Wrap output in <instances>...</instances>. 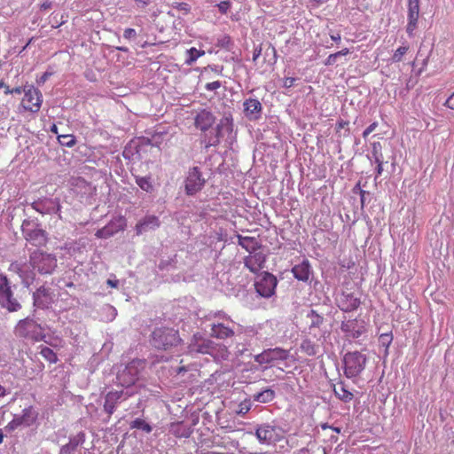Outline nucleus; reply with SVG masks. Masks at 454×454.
<instances>
[{"label": "nucleus", "mask_w": 454, "mask_h": 454, "mask_svg": "<svg viewBox=\"0 0 454 454\" xmlns=\"http://www.w3.org/2000/svg\"><path fill=\"white\" fill-rule=\"evenodd\" d=\"M150 341L156 349L168 351L179 346L182 339L177 330L162 326L153 331Z\"/></svg>", "instance_id": "f257e3e1"}, {"label": "nucleus", "mask_w": 454, "mask_h": 454, "mask_svg": "<svg viewBox=\"0 0 454 454\" xmlns=\"http://www.w3.org/2000/svg\"><path fill=\"white\" fill-rule=\"evenodd\" d=\"M16 336L37 342L44 338L43 329L34 319L27 317L18 322L14 328Z\"/></svg>", "instance_id": "f03ea898"}, {"label": "nucleus", "mask_w": 454, "mask_h": 454, "mask_svg": "<svg viewBox=\"0 0 454 454\" xmlns=\"http://www.w3.org/2000/svg\"><path fill=\"white\" fill-rule=\"evenodd\" d=\"M145 367V362L144 360H132L117 374V384L126 387L134 385Z\"/></svg>", "instance_id": "7ed1b4c3"}, {"label": "nucleus", "mask_w": 454, "mask_h": 454, "mask_svg": "<svg viewBox=\"0 0 454 454\" xmlns=\"http://www.w3.org/2000/svg\"><path fill=\"white\" fill-rule=\"evenodd\" d=\"M29 263L40 274H51L57 266L55 256L39 250L30 254Z\"/></svg>", "instance_id": "20e7f679"}, {"label": "nucleus", "mask_w": 454, "mask_h": 454, "mask_svg": "<svg viewBox=\"0 0 454 454\" xmlns=\"http://www.w3.org/2000/svg\"><path fill=\"white\" fill-rule=\"evenodd\" d=\"M367 358L358 351L348 352L343 358L344 373L348 378L358 376L364 369Z\"/></svg>", "instance_id": "39448f33"}, {"label": "nucleus", "mask_w": 454, "mask_h": 454, "mask_svg": "<svg viewBox=\"0 0 454 454\" xmlns=\"http://www.w3.org/2000/svg\"><path fill=\"white\" fill-rule=\"evenodd\" d=\"M0 305L11 312L18 311L21 308L13 297L9 279L3 274H0Z\"/></svg>", "instance_id": "423d86ee"}, {"label": "nucleus", "mask_w": 454, "mask_h": 454, "mask_svg": "<svg viewBox=\"0 0 454 454\" xmlns=\"http://www.w3.org/2000/svg\"><path fill=\"white\" fill-rule=\"evenodd\" d=\"M290 356V350L283 348H266L262 353L255 355L254 359L260 365H273L279 361H286Z\"/></svg>", "instance_id": "0eeeda50"}, {"label": "nucleus", "mask_w": 454, "mask_h": 454, "mask_svg": "<svg viewBox=\"0 0 454 454\" xmlns=\"http://www.w3.org/2000/svg\"><path fill=\"white\" fill-rule=\"evenodd\" d=\"M43 103V95L41 91L34 86H29L24 90V97L21 99V107L27 112L37 113Z\"/></svg>", "instance_id": "6e6552de"}, {"label": "nucleus", "mask_w": 454, "mask_h": 454, "mask_svg": "<svg viewBox=\"0 0 454 454\" xmlns=\"http://www.w3.org/2000/svg\"><path fill=\"white\" fill-rule=\"evenodd\" d=\"M277 285V278L273 274L265 271L255 281L254 287L262 297L270 298L275 294Z\"/></svg>", "instance_id": "1a4fd4ad"}, {"label": "nucleus", "mask_w": 454, "mask_h": 454, "mask_svg": "<svg viewBox=\"0 0 454 454\" xmlns=\"http://www.w3.org/2000/svg\"><path fill=\"white\" fill-rule=\"evenodd\" d=\"M31 207L36 212L42 215L58 214L61 219V205L59 199L43 198L34 201Z\"/></svg>", "instance_id": "9d476101"}, {"label": "nucleus", "mask_w": 454, "mask_h": 454, "mask_svg": "<svg viewBox=\"0 0 454 454\" xmlns=\"http://www.w3.org/2000/svg\"><path fill=\"white\" fill-rule=\"evenodd\" d=\"M38 413L35 411L33 406L27 407L23 409L21 415L14 416L12 420L6 426V428L15 430L21 426L30 427L36 421Z\"/></svg>", "instance_id": "9b49d317"}, {"label": "nucleus", "mask_w": 454, "mask_h": 454, "mask_svg": "<svg viewBox=\"0 0 454 454\" xmlns=\"http://www.w3.org/2000/svg\"><path fill=\"white\" fill-rule=\"evenodd\" d=\"M205 184V179L198 167L190 169L185 179V192L188 195H194L200 192Z\"/></svg>", "instance_id": "f8f14e48"}, {"label": "nucleus", "mask_w": 454, "mask_h": 454, "mask_svg": "<svg viewBox=\"0 0 454 454\" xmlns=\"http://www.w3.org/2000/svg\"><path fill=\"white\" fill-rule=\"evenodd\" d=\"M340 329L347 337L357 339L366 332V323L363 319H348L342 321Z\"/></svg>", "instance_id": "ddd939ff"}, {"label": "nucleus", "mask_w": 454, "mask_h": 454, "mask_svg": "<svg viewBox=\"0 0 454 454\" xmlns=\"http://www.w3.org/2000/svg\"><path fill=\"white\" fill-rule=\"evenodd\" d=\"M336 304L340 310L351 312L358 309L361 301L353 293L342 291L336 298Z\"/></svg>", "instance_id": "4468645a"}, {"label": "nucleus", "mask_w": 454, "mask_h": 454, "mask_svg": "<svg viewBox=\"0 0 454 454\" xmlns=\"http://www.w3.org/2000/svg\"><path fill=\"white\" fill-rule=\"evenodd\" d=\"M189 353L212 354L215 343L209 339L203 338L199 333L194 334L188 347Z\"/></svg>", "instance_id": "2eb2a0df"}, {"label": "nucleus", "mask_w": 454, "mask_h": 454, "mask_svg": "<svg viewBox=\"0 0 454 454\" xmlns=\"http://www.w3.org/2000/svg\"><path fill=\"white\" fill-rule=\"evenodd\" d=\"M131 393H124L122 390L109 391L105 397L104 411L111 417L115 411L117 403L123 398L127 399L131 396Z\"/></svg>", "instance_id": "dca6fc26"}, {"label": "nucleus", "mask_w": 454, "mask_h": 454, "mask_svg": "<svg viewBox=\"0 0 454 454\" xmlns=\"http://www.w3.org/2000/svg\"><path fill=\"white\" fill-rule=\"evenodd\" d=\"M215 122V116L212 112L202 109L194 117V126L201 132L209 130Z\"/></svg>", "instance_id": "f3484780"}, {"label": "nucleus", "mask_w": 454, "mask_h": 454, "mask_svg": "<svg viewBox=\"0 0 454 454\" xmlns=\"http://www.w3.org/2000/svg\"><path fill=\"white\" fill-rule=\"evenodd\" d=\"M266 262V254L262 252H251L249 255L244 258L245 266L253 273H257L262 270Z\"/></svg>", "instance_id": "a211bd4d"}, {"label": "nucleus", "mask_w": 454, "mask_h": 454, "mask_svg": "<svg viewBox=\"0 0 454 454\" xmlns=\"http://www.w3.org/2000/svg\"><path fill=\"white\" fill-rule=\"evenodd\" d=\"M419 17V1L408 0V23L406 32L409 36L413 35L414 30L417 28Z\"/></svg>", "instance_id": "6ab92c4d"}, {"label": "nucleus", "mask_w": 454, "mask_h": 454, "mask_svg": "<svg viewBox=\"0 0 454 454\" xmlns=\"http://www.w3.org/2000/svg\"><path fill=\"white\" fill-rule=\"evenodd\" d=\"M118 227L114 228V222H109L108 224L98 230L95 236L98 239H108L120 231H124L127 226L126 218L123 215L117 216Z\"/></svg>", "instance_id": "aec40b11"}, {"label": "nucleus", "mask_w": 454, "mask_h": 454, "mask_svg": "<svg viewBox=\"0 0 454 454\" xmlns=\"http://www.w3.org/2000/svg\"><path fill=\"white\" fill-rule=\"evenodd\" d=\"M34 304L40 309L48 308L53 301V294L44 286H40L33 294Z\"/></svg>", "instance_id": "412c9836"}, {"label": "nucleus", "mask_w": 454, "mask_h": 454, "mask_svg": "<svg viewBox=\"0 0 454 454\" xmlns=\"http://www.w3.org/2000/svg\"><path fill=\"white\" fill-rule=\"evenodd\" d=\"M210 326V337L212 338L226 340L235 335L234 330L222 322H213Z\"/></svg>", "instance_id": "4be33fe9"}, {"label": "nucleus", "mask_w": 454, "mask_h": 454, "mask_svg": "<svg viewBox=\"0 0 454 454\" xmlns=\"http://www.w3.org/2000/svg\"><path fill=\"white\" fill-rule=\"evenodd\" d=\"M24 237L27 241L35 247L45 246L48 240L46 231L38 228L24 231Z\"/></svg>", "instance_id": "5701e85b"}, {"label": "nucleus", "mask_w": 454, "mask_h": 454, "mask_svg": "<svg viewBox=\"0 0 454 454\" xmlns=\"http://www.w3.org/2000/svg\"><path fill=\"white\" fill-rule=\"evenodd\" d=\"M160 225V219L155 215H145L135 226L137 236L143 234L149 230H156Z\"/></svg>", "instance_id": "b1692460"}, {"label": "nucleus", "mask_w": 454, "mask_h": 454, "mask_svg": "<svg viewBox=\"0 0 454 454\" xmlns=\"http://www.w3.org/2000/svg\"><path fill=\"white\" fill-rule=\"evenodd\" d=\"M244 111L249 119H258L262 112V104L256 98H248L244 102Z\"/></svg>", "instance_id": "393cba45"}, {"label": "nucleus", "mask_w": 454, "mask_h": 454, "mask_svg": "<svg viewBox=\"0 0 454 454\" xmlns=\"http://www.w3.org/2000/svg\"><path fill=\"white\" fill-rule=\"evenodd\" d=\"M255 435L258 441L262 444H270L274 441V427L264 425L256 429Z\"/></svg>", "instance_id": "a878e982"}, {"label": "nucleus", "mask_w": 454, "mask_h": 454, "mask_svg": "<svg viewBox=\"0 0 454 454\" xmlns=\"http://www.w3.org/2000/svg\"><path fill=\"white\" fill-rule=\"evenodd\" d=\"M292 272L296 279L307 282L310 277V264L309 261L303 260L301 263L294 266Z\"/></svg>", "instance_id": "bb28decb"}, {"label": "nucleus", "mask_w": 454, "mask_h": 454, "mask_svg": "<svg viewBox=\"0 0 454 454\" xmlns=\"http://www.w3.org/2000/svg\"><path fill=\"white\" fill-rule=\"evenodd\" d=\"M237 238L238 244L249 253L254 252L261 247V244L254 237H244L238 234Z\"/></svg>", "instance_id": "cd10ccee"}, {"label": "nucleus", "mask_w": 454, "mask_h": 454, "mask_svg": "<svg viewBox=\"0 0 454 454\" xmlns=\"http://www.w3.org/2000/svg\"><path fill=\"white\" fill-rule=\"evenodd\" d=\"M169 431L177 438H188L192 434L190 427H186L183 422L171 424Z\"/></svg>", "instance_id": "c85d7f7f"}, {"label": "nucleus", "mask_w": 454, "mask_h": 454, "mask_svg": "<svg viewBox=\"0 0 454 454\" xmlns=\"http://www.w3.org/2000/svg\"><path fill=\"white\" fill-rule=\"evenodd\" d=\"M334 395L345 403L350 402L354 398L352 392L348 391L343 382H339L333 387Z\"/></svg>", "instance_id": "c756f323"}, {"label": "nucleus", "mask_w": 454, "mask_h": 454, "mask_svg": "<svg viewBox=\"0 0 454 454\" xmlns=\"http://www.w3.org/2000/svg\"><path fill=\"white\" fill-rule=\"evenodd\" d=\"M222 128L220 125H217L215 129L214 136L205 135L204 138L201 140V143L205 145V149L207 150L211 146H217L220 143V134Z\"/></svg>", "instance_id": "7c9ffc66"}, {"label": "nucleus", "mask_w": 454, "mask_h": 454, "mask_svg": "<svg viewBox=\"0 0 454 454\" xmlns=\"http://www.w3.org/2000/svg\"><path fill=\"white\" fill-rule=\"evenodd\" d=\"M274 397H275L274 390H272L270 388H266V389L262 390V392L254 395V400L262 403H266L272 401L274 399Z\"/></svg>", "instance_id": "2f4dec72"}, {"label": "nucleus", "mask_w": 454, "mask_h": 454, "mask_svg": "<svg viewBox=\"0 0 454 454\" xmlns=\"http://www.w3.org/2000/svg\"><path fill=\"white\" fill-rule=\"evenodd\" d=\"M136 184L146 192H152L153 191V185L149 176H136Z\"/></svg>", "instance_id": "473e14b6"}, {"label": "nucleus", "mask_w": 454, "mask_h": 454, "mask_svg": "<svg viewBox=\"0 0 454 454\" xmlns=\"http://www.w3.org/2000/svg\"><path fill=\"white\" fill-rule=\"evenodd\" d=\"M349 122L348 121H343V120H340V121H338L337 123H336V134L338 135L339 137H348L349 134H350V130H349Z\"/></svg>", "instance_id": "72a5a7b5"}, {"label": "nucleus", "mask_w": 454, "mask_h": 454, "mask_svg": "<svg viewBox=\"0 0 454 454\" xmlns=\"http://www.w3.org/2000/svg\"><path fill=\"white\" fill-rule=\"evenodd\" d=\"M25 266L26 265H21L20 263L15 262L11 263L9 270L11 271L17 272L24 279H28V278L33 279L35 277V273H32L31 276L27 275L23 269Z\"/></svg>", "instance_id": "f704fd0d"}, {"label": "nucleus", "mask_w": 454, "mask_h": 454, "mask_svg": "<svg viewBox=\"0 0 454 454\" xmlns=\"http://www.w3.org/2000/svg\"><path fill=\"white\" fill-rule=\"evenodd\" d=\"M301 349L308 356H315L317 353L315 343L309 339L302 340Z\"/></svg>", "instance_id": "c9c22d12"}, {"label": "nucleus", "mask_w": 454, "mask_h": 454, "mask_svg": "<svg viewBox=\"0 0 454 454\" xmlns=\"http://www.w3.org/2000/svg\"><path fill=\"white\" fill-rule=\"evenodd\" d=\"M40 355L48 362L56 364L58 362V356L56 353L48 347H43L40 351Z\"/></svg>", "instance_id": "e433bc0d"}, {"label": "nucleus", "mask_w": 454, "mask_h": 454, "mask_svg": "<svg viewBox=\"0 0 454 454\" xmlns=\"http://www.w3.org/2000/svg\"><path fill=\"white\" fill-rule=\"evenodd\" d=\"M188 58L185 60V63L187 65H192L200 57L203 56L205 54L204 51L197 50L196 48L192 47L187 51Z\"/></svg>", "instance_id": "4c0bfd02"}, {"label": "nucleus", "mask_w": 454, "mask_h": 454, "mask_svg": "<svg viewBox=\"0 0 454 454\" xmlns=\"http://www.w3.org/2000/svg\"><path fill=\"white\" fill-rule=\"evenodd\" d=\"M130 427L141 429L145 433H151L153 430L152 427L142 419H136L134 421H132L130 424Z\"/></svg>", "instance_id": "58836bf2"}, {"label": "nucleus", "mask_w": 454, "mask_h": 454, "mask_svg": "<svg viewBox=\"0 0 454 454\" xmlns=\"http://www.w3.org/2000/svg\"><path fill=\"white\" fill-rule=\"evenodd\" d=\"M409 47L408 46H401L399 47L393 54L392 60L393 62H400L403 57V55L406 54L408 51Z\"/></svg>", "instance_id": "ea45409f"}, {"label": "nucleus", "mask_w": 454, "mask_h": 454, "mask_svg": "<svg viewBox=\"0 0 454 454\" xmlns=\"http://www.w3.org/2000/svg\"><path fill=\"white\" fill-rule=\"evenodd\" d=\"M250 409H251L250 401L245 400L239 404V409L237 411V413L239 415H245L250 411Z\"/></svg>", "instance_id": "a19ab883"}, {"label": "nucleus", "mask_w": 454, "mask_h": 454, "mask_svg": "<svg viewBox=\"0 0 454 454\" xmlns=\"http://www.w3.org/2000/svg\"><path fill=\"white\" fill-rule=\"evenodd\" d=\"M59 142L61 145L68 146V147H72L75 144V139L73 136H69V135L61 136V137H59Z\"/></svg>", "instance_id": "79ce46f5"}, {"label": "nucleus", "mask_w": 454, "mask_h": 454, "mask_svg": "<svg viewBox=\"0 0 454 454\" xmlns=\"http://www.w3.org/2000/svg\"><path fill=\"white\" fill-rule=\"evenodd\" d=\"M173 7L178 11L184 12L185 14L191 11V6L186 3H175Z\"/></svg>", "instance_id": "37998d69"}, {"label": "nucleus", "mask_w": 454, "mask_h": 454, "mask_svg": "<svg viewBox=\"0 0 454 454\" xmlns=\"http://www.w3.org/2000/svg\"><path fill=\"white\" fill-rule=\"evenodd\" d=\"M375 156V162L377 163V176H380L383 171V160L381 155H377L376 153H374Z\"/></svg>", "instance_id": "c03bdc74"}, {"label": "nucleus", "mask_w": 454, "mask_h": 454, "mask_svg": "<svg viewBox=\"0 0 454 454\" xmlns=\"http://www.w3.org/2000/svg\"><path fill=\"white\" fill-rule=\"evenodd\" d=\"M24 90H27V89L22 87H15L13 89H10L9 86H5L4 94H20L21 92H24Z\"/></svg>", "instance_id": "a18cd8bd"}, {"label": "nucleus", "mask_w": 454, "mask_h": 454, "mask_svg": "<svg viewBox=\"0 0 454 454\" xmlns=\"http://www.w3.org/2000/svg\"><path fill=\"white\" fill-rule=\"evenodd\" d=\"M221 86H222L221 82H219V81H215V82H207V83L205 85V89H206L207 90L213 91V90H218Z\"/></svg>", "instance_id": "49530a36"}, {"label": "nucleus", "mask_w": 454, "mask_h": 454, "mask_svg": "<svg viewBox=\"0 0 454 454\" xmlns=\"http://www.w3.org/2000/svg\"><path fill=\"white\" fill-rule=\"evenodd\" d=\"M217 7L221 13L225 14L231 7V3L229 1H222L217 4Z\"/></svg>", "instance_id": "de8ad7c7"}, {"label": "nucleus", "mask_w": 454, "mask_h": 454, "mask_svg": "<svg viewBox=\"0 0 454 454\" xmlns=\"http://www.w3.org/2000/svg\"><path fill=\"white\" fill-rule=\"evenodd\" d=\"M378 127V122L374 121L370 124L363 132L364 138H366Z\"/></svg>", "instance_id": "09e8293b"}, {"label": "nucleus", "mask_w": 454, "mask_h": 454, "mask_svg": "<svg viewBox=\"0 0 454 454\" xmlns=\"http://www.w3.org/2000/svg\"><path fill=\"white\" fill-rule=\"evenodd\" d=\"M137 36V33L133 28H126L123 33V37L127 40L134 39Z\"/></svg>", "instance_id": "8fccbe9b"}, {"label": "nucleus", "mask_w": 454, "mask_h": 454, "mask_svg": "<svg viewBox=\"0 0 454 454\" xmlns=\"http://www.w3.org/2000/svg\"><path fill=\"white\" fill-rule=\"evenodd\" d=\"M75 448H76V444H72V443L66 444L61 448L60 453L61 454H69L72 451H74Z\"/></svg>", "instance_id": "3c124183"}, {"label": "nucleus", "mask_w": 454, "mask_h": 454, "mask_svg": "<svg viewBox=\"0 0 454 454\" xmlns=\"http://www.w3.org/2000/svg\"><path fill=\"white\" fill-rule=\"evenodd\" d=\"M337 58H338V56H337L336 52L330 54L325 60V66H333V64H335Z\"/></svg>", "instance_id": "603ef678"}, {"label": "nucleus", "mask_w": 454, "mask_h": 454, "mask_svg": "<svg viewBox=\"0 0 454 454\" xmlns=\"http://www.w3.org/2000/svg\"><path fill=\"white\" fill-rule=\"evenodd\" d=\"M295 81L296 79L294 77H286L283 80V87L289 89L294 86Z\"/></svg>", "instance_id": "864d4df0"}, {"label": "nucleus", "mask_w": 454, "mask_h": 454, "mask_svg": "<svg viewBox=\"0 0 454 454\" xmlns=\"http://www.w3.org/2000/svg\"><path fill=\"white\" fill-rule=\"evenodd\" d=\"M51 74H52L49 73V72L43 73L39 80V82H42V83L45 82Z\"/></svg>", "instance_id": "5fc2aeb1"}, {"label": "nucleus", "mask_w": 454, "mask_h": 454, "mask_svg": "<svg viewBox=\"0 0 454 454\" xmlns=\"http://www.w3.org/2000/svg\"><path fill=\"white\" fill-rule=\"evenodd\" d=\"M213 318H218V319H230L229 317H227L225 314H222V313H215L213 316H212Z\"/></svg>", "instance_id": "6e6d98bb"}, {"label": "nucleus", "mask_w": 454, "mask_h": 454, "mask_svg": "<svg viewBox=\"0 0 454 454\" xmlns=\"http://www.w3.org/2000/svg\"><path fill=\"white\" fill-rule=\"evenodd\" d=\"M330 37L333 41L336 42V43H339L341 39V36H340V33H336V34H332L330 35Z\"/></svg>", "instance_id": "4d7b16f0"}, {"label": "nucleus", "mask_w": 454, "mask_h": 454, "mask_svg": "<svg viewBox=\"0 0 454 454\" xmlns=\"http://www.w3.org/2000/svg\"><path fill=\"white\" fill-rule=\"evenodd\" d=\"M348 53H349V50L348 48H344L341 51L336 52L338 57H340V56H346Z\"/></svg>", "instance_id": "13d9d810"}, {"label": "nucleus", "mask_w": 454, "mask_h": 454, "mask_svg": "<svg viewBox=\"0 0 454 454\" xmlns=\"http://www.w3.org/2000/svg\"><path fill=\"white\" fill-rule=\"evenodd\" d=\"M380 338H381L384 341H387V342H388V343H390V342L392 341V336H391L390 334H382V335L380 336Z\"/></svg>", "instance_id": "bf43d9fd"}, {"label": "nucleus", "mask_w": 454, "mask_h": 454, "mask_svg": "<svg viewBox=\"0 0 454 454\" xmlns=\"http://www.w3.org/2000/svg\"><path fill=\"white\" fill-rule=\"evenodd\" d=\"M366 193H367V192H366L365 191H364V190H360L361 205H362V207H364V200H365L364 196H365V194H366Z\"/></svg>", "instance_id": "052dcab7"}, {"label": "nucleus", "mask_w": 454, "mask_h": 454, "mask_svg": "<svg viewBox=\"0 0 454 454\" xmlns=\"http://www.w3.org/2000/svg\"><path fill=\"white\" fill-rule=\"evenodd\" d=\"M261 51H262L261 48L254 51V56H253V60L254 61L256 60L257 58L261 55Z\"/></svg>", "instance_id": "680f3d73"}, {"label": "nucleus", "mask_w": 454, "mask_h": 454, "mask_svg": "<svg viewBox=\"0 0 454 454\" xmlns=\"http://www.w3.org/2000/svg\"><path fill=\"white\" fill-rule=\"evenodd\" d=\"M107 285L112 286V287H116L117 286V281H114V280L108 279L107 280Z\"/></svg>", "instance_id": "e2e57ef3"}, {"label": "nucleus", "mask_w": 454, "mask_h": 454, "mask_svg": "<svg viewBox=\"0 0 454 454\" xmlns=\"http://www.w3.org/2000/svg\"><path fill=\"white\" fill-rule=\"evenodd\" d=\"M6 395V389L0 385V397L4 396Z\"/></svg>", "instance_id": "0e129e2a"}, {"label": "nucleus", "mask_w": 454, "mask_h": 454, "mask_svg": "<svg viewBox=\"0 0 454 454\" xmlns=\"http://www.w3.org/2000/svg\"><path fill=\"white\" fill-rule=\"evenodd\" d=\"M110 222H114V228L118 227L117 217H115L114 219L111 220Z\"/></svg>", "instance_id": "69168bd1"}, {"label": "nucleus", "mask_w": 454, "mask_h": 454, "mask_svg": "<svg viewBox=\"0 0 454 454\" xmlns=\"http://www.w3.org/2000/svg\"><path fill=\"white\" fill-rule=\"evenodd\" d=\"M110 222H114V228L118 227L117 217H115L114 219L111 220Z\"/></svg>", "instance_id": "338daca9"}, {"label": "nucleus", "mask_w": 454, "mask_h": 454, "mask_svg": "<svg viewBox=\"0 0 454 454\" xmlns=\"http://www.w3.org/2000/svg\"><path fill=\"white\" fill-rule=\"evenodd\" d=\"M42 7H43V9H48V8H50V7H51V4H43L42 5Z\"/></svg>", "instance_id": "774afa93"}]
</instances>
